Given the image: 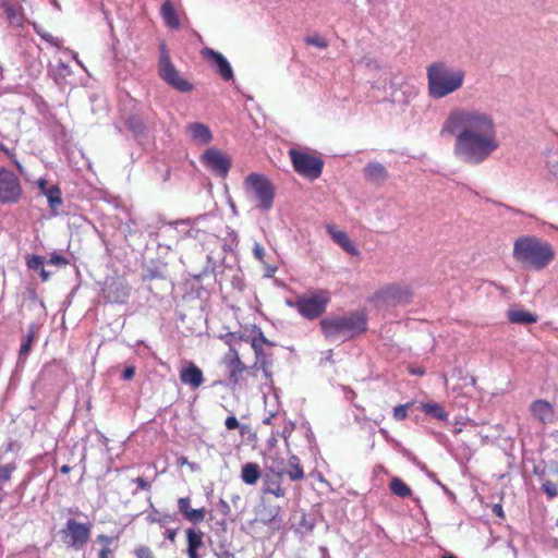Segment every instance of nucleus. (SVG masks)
Returning a JSON list of instances; mask_svg holds the SVG:
<instances>
[{"instance_id":"nucleus-60","label":"nucleus","mask_w":558,"mask_h":558,"mask_svg":"<svg viewBox=\"0 0 558 558\" xmlns=\"http://www.w3.org/2000/svg\"><path fill=\"white\" fill-rule=\"evenodd\" d=\"M442 558H458V557H456L454 555L448 554V555L442 556Z\"/></svg>"},{"instance_id":"nucleus-48","label":"nucleus","mask_w":558,"mask_h":558,"mask_svg":"<svg viewBox=\"0 0 558 558\" xmlns=\"http://www.w3.org/2000/svg\"><path fill=\"white\" fill-rule=\"evenodd\" d=\"M97 542L102 546H110L114 543V537L100 534L97 536Z\"/></svg>"},{"instance_id":"nucleus-7","label":"nucleus","mask_w":558,"mask_h":558,"mask_svg":"<svg viewBox=\"0 0 558 558\" xmlns=\"http://www.w3.org/2000/svg\"><path fill=\"white\" fill-rule=\"evenodd\" d=\"M329 301V292L326 290H318L314 293L299 295L295 299L293 306L303 317L307 319H315L325 313Z\"/></svg>"},{"instance_id":"nucleus-61","label":"nucleus","mask_w":558,"mask_h":558,"mask_svg":"<svg viewBox=\"0 0 558 558\" xmlns=\"http://www.w3.org/2000/svg\"><path fill=\"white\" fill-rule=\"evenodd\" d=\"M269 445H272L276 442V438L275 437H271L269 440H268Z\"/></svg>"},{"instance_id":"nucleus-12","label":"nucleus","mask_w":558,"mask_h":558,"mask_svg":"<svg viewBox=\"0 0 558 558\" xmlns=\"http://www.w3.org/2000/svg\"><path fill=\"white\" fill-rule=\"evenodd\" d=\"M373 299L381 303L405 304L411 301L412 291L408 286L392 283L377 290Z\"/></svg>"},{"instance_id":"nucleus-59","label":"nucleus","mask_w":558,"mask_h":558,"mask_svg":"<svg viewBox=\"0 0 558 558\" xmlns=\"http://www.w3.org/2000/svg\"><path fill=\"white\" fill-rule=\"evenodd\" d=\"M319 551H320V557H322V558H325V556L327 555V550H326V548L320 547V548H319Z\"/></svg>"},{"instance_id":"nucleus-30","label":"nucleus","mask_w":558,"mask_h":558,"mask_svg":"<svg viewBox=\"0 0 558 558\" xmlns=\"http://www.w3.org/2000/svg\"><path fill=\"white\" fill-rule=\"evenodd\" d=\"M260 477V469L257 463L248 462L242 466L241 478L247 485H254Z\"/></svg>"},{"instance_id":"nucleus-10","label":"nucleus","mask_w":558,"mask_h":558,"mask_svg":"<svg viewBox=\"0 0 558 558\" xmlns=\"http://www.w3.org/2000/svg\"><path fill=\"white\" fill-rule=\"evenodd\" d=\"M23 196L20 178L11 170L0 167V203L17 204Z\"/></svg>"},{"instance_id":"nucleus-43","label":"nucleus","mask_w":558,"mask_h":558,"mask_svg":"<svg viewBox=\"0 0 558 558\" xmlns=\"http://www.w3.org/2000/svg\"><path fill=\"white\" fill-rule=\"evenodd\" d=\"M136 558H156L153 550L147 546H138L134 550Z\"/></svg>"},{"instance_id":"nucleus-47","label":"nucleus","mask_w":558,"mask_h":558,"mask_svg":"<svg viewBox=\"0 0 558 558\" xmlns=\"http://www.w3.org/2000/svg\"><path fill=\"white\" fill-rule=\"evenodd\" d=\"M116 548L117 547L102 546L98 553V558H114Z\"/></svg>"},{"instance_id":"nucleus-37","label":"nucleus","mask_w":558,"mask_h":558,"mask_svg":"<svg viewBox=\"0 0 558 558\" xmlns=\"http://www.w3.org/2000/svg\"><path fill=\"white\" fill-rule=\"evenodd\" d=\"M304 41L306 45L315 46L320 49H326L329 46L328 40L325 37L317 35V34L313 35V36L305 37Z\"/></svg>"},{"instance_id":"nucleus-26","label":"nucleus","mask_w":558,"mask_h":558,"mask_svg":"<svg viewBox=\"0 0 558 558\" xmlns=\"http://www.w3.org/2000/svg\"><path fill=\"white\" fill-rule=\"evenodd\" d=\"M186 129L192 140L199 144H208L213 140L211 131L203 123H190Z\"/></svg>"},{"instance_id":"nucleus-17","label":"nucleus","mask_w":558,"mask_h":558,"mask_svg":"<svg viewBox=\"0 0 558 558\" xmlns=\"http://www.w3.org/2000/svg\"><path fill=\"white\" fill-rule=\"evenodd\" d=\"M179 377L181 383L189 386L192 390L198 389L205 380L203 371L192 362H189L180 369Z\"/></svg>"},{"instance_id":"nucleus-56","label":"nucleus","mask_w":558,"mask_h":558,"mask_svg":"<svg viewBox=\"0 0 558 558\" xmlns=\"http://www.w3.org/2000/svg\"><path fill=\"white\" fill-rule=\"evenodd\" d=\"M411 374L423 376L425 374L424 368L411 369Z\"/></svg>"},{"instance_id":"nucleus-13","label":"nucleus","mask_w":558,"mask_h":558,"mask_svg":"<svg viewBox=\"0 0 558 558\" xmlns=\"http://www.w3.org/2000/svg\"><path fill=\"white\" fill-rule=\"evenodd\" d=\"M201 161L207 169L221 178H226L231 168L230 157L215 147L206 149L201 156Z\"/></svg>"},{"instance_id":"nucleus-14","label":"nucleus","mask_w":558,"mask_h":558,"mask_svg":"<svg viewBox=\"0 0 558 558\" xmlns=\"http://www.w3.org/2000/svg\"><path fill=\"white\" fill-rule=\"evenodd\" d=\"M201 56L215 68L216 72L225 81H230L233 78L232 68L228 60L220 52L206 47L201 50Z\"/></svg>"},{"instance_id":"nucleus-29","label":"nucleus","mask_w":558,"mask_h":558,"mask_svg":"<svg viewBox=\"0 0 558 558\" xmlns=\"http://www.w3.org/2000/svg\"><path fill=\"white\" fill-rule=\"evenodd\" d=\"M507 317L512 324L530 325L537 322V316L523 310H510Z\"/></svg>"},{"instance_id":"nucleus-20","label":"nucleus","mask_w":558,"mask_h":558,"mask_svg":"<svg viewBox=\"0 0 558 558\" xmlns=\"http://www.w3.org/2000/svg\"><path fill=\"white\" fill-rule=\"evenodd\" d=\"M532 416L542 424L553 422L555 410L550 402L544 399L534 400L530 405Z\"/></svg>"},{"instance_id":"nucleus-9","label":"nucleus","mask_w":558,"mask_h":558,"mask_svg":"<svg viewBox=\"0 0 558 558\" xmlns=\"http://www.w3.org/2000/svg\"><path fill=\"white\" fill-rule=\"evenodd\" d=\"M92 532L90 523H81L69 519L61 530L63 543L75 550H81L89 541Z\"/></svg>"},{"instance_id":"nucleus-58","label":"nucleus","mask_w":558,"mask_h":558,"mask_svg":"<svg viewBox=\"0 0 558 558\" xmlns=\"http://www.w3.org/2000/svg\"><path fill=\"white\" fill-rule=\"evenodd\" d=\"M71 471V468L68 464H64L60 468V472L62 474H68Z\"/></svg>"},{"instance_id":"nucleus-41","label":"nucleus","mask_w":558,"mask_h":558,"mask_svg":"<svg viewBox=\"0 0 558 558\" xmlns=\"http://www.w3.org/2000/svg\"><path fill=\"white\" fill-rule=\"evenodd\" d=\"M0 151L4 153L10 158V160L19 171H23L22 165L16 159V155L14 154V151L10 150L2 142H0Z\"/></svg>"},{"instance_id":"nucleus-42","label":"nucleus","mask_w":558,"mask_h":558,"mask_svg":"<svg viewBox=\"0 0 558 558\" xmlns=\"http://www.w3.org/2000/svg\"><path fill=\"white\" fill-rule=\"evenodd\" d=\"M48 264L59 266V267H64L69 264V260L66 257H64L60 254L52 253V254H50Z\"/></svg>"},{"instance_id":"nucleus-8","label":"nucleus","mask_w":558,"mask_h":558,"mask_svg":"<svg viewBox=\"0 0 558 558\" xmlns=\"http://www.w3.org/2000/svg\"><path fill=\"white\" fill-rule=\"evenodd\" d=\"M289 156L295 172L310 180L318 179L322 175L324 161L310 153L291 148Z\"/></svg>"},{"instance_id":"nucleus-3","label":"nucleus","mask_w":558,"mask_h":558,"mask_svg":"<svg viewBox=\"0 0 558 558\" xmlns=\"http://www.w3.org/2000/svg\"><path fill=\"white\" fill-rule=\"evenodd\" d=\"M428 94L434 99L446 97L462 87L465 73L445 62L430 63L426 69Z\"/></svg>"},{"instance_id":"nucleus-39","label":"nucleus","mask_w":558,"mask_h":558,"mask_svg":"<svg viewBox=\"0 0 558 558\" xmlns=\"http://www.w3.org/2000/svg\"><path fill=\"white\" fill-rule=\"evenodd\" d=\"M412 402L400 404L393 409V418L396 421H403L408 416V411L412 407Z\"/></svg>"},{"instance_id":"nucleus-18","label":"nucleus","mask_w":558,"mask_h":558,"mask_svg":"<svg viewBox=\"0 0 558 558\" xmlns=\"http://www.w3.org/2000/svg\"><path fill=\"white\" fill-rule=\"evenodd\" d=\"M178 510L186 521L193 524L202 523L207 514L205 507L197 509L192 508L190 497H181L178 499Z\"/></svg>"},{"instance_id":"nucleus-22","label":"nucleus","mask_w":558,"mask_h":558,"mask_svg":"<svg viewBox=\"0 0 558 558\" xmlns=\"http://www.w3.org/2000/svg\"><path fill=\"white\" fill-rule=\"evenodd\" d=\"M187 548L186 554L189 558H201L198 550L204 546V533L196 529H187L185 531Z\"/></svg>"},{"instance_id":"nucleus-1","label":"nucleus","mask_w":558,"mask_h":558,"mask_svg":"<svg viewBox=\"0 0 558 558\" xmlns=\"http://www.w3.org/2000/svg\"><path fill=\"white\" fill-rule=\"evenodd\" d=\"M440 132L454 136V155L466 163L480 165L499 147L493 117L480 109L451 110Z\"/></svg>"},{"instance_id":"nucleus-4","label":"nucleus","mask_w":558,"mask_h":558,"mask_svg":"<svg viewBox=\"0 0 558 558\" xmlns=\"http://www.w3.org/2000/svg\"><path fill=\"white\" fill-rule=\"evenodd\" d=\"M320 328L327 338H332L339 335L352 338L366 331L367 317L362 312L328 317L320 320Z\"/></svg>"},{"instance_id":"nucleus-28","label":"nucleus","mask_w":558,"mask_h":558,"mask_svg":"<svg viewBox=\"0 0 558 558\" xmlns=\"http://www.w3.org/2000/svg\"><path fill=\"white\" fill-rule=\"evenodd\" d=\"M284 475H288V477L294 482L304 480L305 473L298 456L292 454L289 458L288 470L284 471Z\"/></svg>"},{"instance_id":"nucleus-57","label":"nucleus","mask_w":558,"mask_h":558,"mask_svg":"<svg viewBox=\"0 0 558 558\" xmlns=\"http://www.w3.org/2000/svg\"><path fill=\"white\" fill-rule=\"evenodd\" d=\"M177 535V532L174 530H168L167 531V538L173 541Z\"/></svg>"},{"instance_id":"nucleus-11","label":"nucleus","mask_w":558,"mask_h":558,"mask_svg":"<svg viewBox=\"0 0 558 558\" xmlns=\"http://www.w3.org/2000/svg\"><path fill=\"white\" fill-rule=\"evenodd\" d=\"M258 337L256 340H252V349L255 354V362L251 366L254 371H262L267 379H270V366L272 364V353L268 352L265 347H274L275 343L268 340L263 330H255Z\"/></svg>"},{"instance_id":"nucleus-16","label":"nucleus","mask_w":558,"mask_h":558,"mask_svg":"<svg viewBox=\"0 0 558 558\" xmlns=\"http://www.w3.org/2000/svg\"><path fill=\"white\" fill-rule=\"evenodd\" d=\"M283 475L284 470L275 471L271 469L270 471L266 472L263 483V493L271 494L278 498L284 497L286 489L282 487Z\"/></svg>"},{"instance_id":"nucleus-51","label":"nucleus","mask_w":558,"mask_h":558,"mask_svg":"<svg viewBox=\"0 0 558 558\" xmlns=\"http://www.w3.org/2000/svg\"><path fill=\"white\" fill-rule=\"evenodd\" d=\"M493 512H494V514H495V515H497V517H499V518H501V519H504V518H505V513H504V510H502V506H501V505H499V504L494 505V507H493Z\"/></svg>"},{"instance_id":"nucleus-54","label":"nucleus","mask_w":558,"mask_h":558,"mask_svg":"<svg viewBox=\"0 0 558 558\" xmlns=\"http://www.w3.org/2000/svg\"><path fill=\"white\" fill-rule=\"evenodd\" d=\"M38 187L41 190V192L45 194V191H47L49 187H47V181L44 179H40L38 181Z\"/></svg>"},{"instance_id":"nucleus-55","label":"nucleus","mask_w":558,"mask_h":558,"mask_svg":"<svg viewBox=\"0 0 558 558\" xmlns=\"http://www.w3.org/2000/svg\"><path fill=\"white\" fill-rule=\"evenodd\" d=\"M274 418H275V415H274V414H270L269 416H267V417H265V418L263 420V423H264L265 425H271V424H272V420H274Z\"/></svg>"},{"instance_id":"nucleus-40","label":"nucleus","mask_w":558,"mask_h":558,"mask_svg":"<svg viewBox=\"0 0 558 558\" xmlns=\"http://www.w3.org/2000/svg\"><path fill=\"white\" fill-rule=\"evenodd\" d=\"M542 490L547 495L549 499H553L558 495L557 484L551 481H546L542 484Z\"/></svg>"},{"instance_id":"nucleus-19","label":"nucleus","mask_w":558,"mask_h":558,"mask_svg":"<svg viewBox=\"0 0 558 558\" xmlns=\"http://www.w3.org/2000/svg\"><path fill=\"white\" fill-rule=\"evenodd\" d=\"M326 230L332 241L337 243L344 252L352 256L360 255V251L357 250L354 242L349 238L347 232L338 230L335 225H327Z\"/></svg>"},{"instance_id":"nucleus-38","label":"nucleus","mask_w":558,"mask_h":558,"mask_svg":"<svg viewBox=\"0 0 558 558\" xmlns=\"http://www.w3.org/2000/svg\"><path fill=\"white\" fill-rule=\"evenodd\" d=\"M26 266L28 269L38 270L44 267V257L39 255H27Z\"/></svg>"},{"instance_id":"nucleus-50","label":"nucleus","mask_w":558,"mask_h":558,"mask_svg":"<svg viewBox=\"0 0 558 558\" xmlns=\"http://www.w3.org/2000/svg\"><path fill=\"white\" fill-rule=\"evenodd\" d=\"M135 375V367L134 366H128L122 372V379L124 380H131Z\"/></svg>"},{"instance_id":"nucleus-46","label":"nucleus","mask_w":558,"mask_h":558,"mask_svg":"<svg viewBox=\"0 0 558 558\" xmlns=\"http://www.w3.org/2000/svg\"><path fill=\"white\" fill-rule=\"evenodd\" d=\"M225 426L229 430H233L241 427L238 418L234 415H230L226 418Z\"/></svg>"},{"instance_id":"nucleus-36","label":"nucleus","mask_w":558,"mask_h":558,"mask_svg":"<svg viewBox=\"0 0 558 558\" xmlns=\"http://www.w3.org/2000/svg\"><path fill=\"white\" fill-rule=\"evenodd\" d=\"M45 195L47 196L48 203L51 208H56L62 204L61 199V191L58 186H51L47 191H45Z\"/></svg>"},{"instance_id":"nucleus-27","label":"nucleus","mask_w":558,"mask_h":558,"mask_svg":"<svg viewBox=\"0 0 558 558\" xmlns=\"http://www.w3.org/2000/svg\"><path fill=\"white\" fill-rule=\"evenodd\" d=\"M160 14L168 27L173 29H178L180 27V21L171 0H165L160 8Z\"/></svg>"},{"instance_id":"nucleus-34","label":"nucleus","mask_w":558,"mask_h":558,"mask_svg":"<svg viewBox=\"0 0 558 558\" xmlns=\"http://www.w3.org/2000/svg\"><path fill=\"white\" fill-rule=\"evenodd\" d=\"M255 330H262L260 328L253 326L252 328H244L243 330L234 331L236 341L247 342L252 345V340H256L258 337Z\"/></svg>"},{"instance_id":"nucleus-5","label":"nucleus","mask_w":558,"mask_h":558,"mask_svg":"<svg viewBox=\"0 0 558 558\" xmlns=\"http://www.w3.org/2000/svg\"><path fill=\"white\" fill-rule=\"evenodd\" d=\"M159 59L157 71L159 77L171 88L180 93H190L194 85L183 77L171 60L170 51L166 41L161 40L158 46Z\"/></svg>"},{"instance_id":"nucleus-32","label":"nucleus","mask_w":558,"mask_h":558,"mask_svg":"<svg viewBox=\"0 0 558 558\" xmlns=\"http://www.w3.org/2000/svg\"><path fill=\"white\" fill-rule=\"evenodd\" d=\"M421 410L425 414H429L433 417L439 420V421H447L448 413L445 411V409L438 404V403H422Z\"/></svg>"},{"instance_id":"nucleus-23","label":"nucleus","mask_w":558,"mask_h":558,"mask_svg":"<svg viewBox=\"0 0 558 558\" xmlns=\"http://www.w3.org/2000/svg\"><path fill=\"white\" fill-rule=\"evenodd\" d=\"M281 508L263 498L257 510V518L263 523H272L280 517Z\"/></svg>"},{"instance_id":"nucleus-21","label":"nucleus","mask_w":558,"mask_h":558,"mask_svg":"<svg viewBox=\"0 0 558 558\" xmlns=\"http://www.w3.org/2000/svg\"><path fill=\"white\" fill-rule=\"evenodd\" d=\"M107 299L111 303L124 304L130 296V288L121 281H112L107 288Z\"/></svg>"},{"instance_id":"nucleus-44","label":"nucleus","mask_w":558,"mask_h":558,"mask_svg":"<svg viewBox=\"0 0 558 558\" xmlns=\"http://www.w3.org/2000/svg\"><path fill=\"white\" fill-rule=\"evenodd\" d=\"M222 339H223L225 343L229 345L228 354H232V350H238L235 348V344L238 343V341H236L234 331L226 333Z\"/></svg>"},{"instance_id":"nucleus-15","label":"nucleus","mask_w":558,"mask_h":558,"mask_svg":"<svg viewBox=\"0 0 558 558\" xmlns=\"http://www.w3.org/2000/svg\"><path fill=\"white\" fill-rule=\"evenodd\" d=\"M225 363L229 371V381L233 386H236L243 379V374L248 369H252L242 361L238 350H232V354L225 356Z\"/></svg>"},{"instance_id":"nucleus-24","label":"nucleus","mask_w":558,"mask_h":558,"mask_svg":"<svg viewBox=\"0 0 558 558\" xmlns=\"http://www.w3.org/2000/svg\"><path fill=\"white\" fill-rule=\"evenodd\" d=\"M1 8L10 25L15 27H23L25 17L23 14V8L21 5L16 7L9 1H3L1 3Z\"/></svg>"},{"instance_id":"nucleus-45","label":"nucleus","mask_w":558,"mask_h":558,"mask_svg":"<svg viewBox=\"0 0 558 558\" xmlns=\"http://www.w3.org/2000/svg\"><path fill=\"white\" fill-rule=\"evenodd\" d=\"M253 255H254V257L257 260L264 262L266 252H265V248L263 247L262 244H259V243H255L254 244V246H253Z\"/></svg>"},{"instance_id":"nucleus-6","label":"nucleus","mask_w":558,"mask_h":558,"mask_svg":"<svg viewBox=\"0 0 558 558\" xmlns=\"http://www.w3.org/2000/svg\"><path fill=\"white\" fill-rule=\"evenodd\" d=\"M245 192L256 202V207L268 211L274 205L275 189L270 180L260 173H250L244 180Z\"/></svg>"},{"instance_id":"nucleus-2","label":"nucleus","mask_w":558,"mask_h":558,"mask_svg":"<svg viewBox=\"0 0 558 558\" xmlns=\"http://www.w3.org/2000/svg\"><path fill=\"white\" fill-rule=\"evenodd\" d=\"M513 258L524 267L545 269L555 258L553 245L535 235H523L513 244Z\"/></svg>"},{"instance_id":"nucleus-53","label":"nucleus","mask_w":558,"mask_h":558,"mask_svg":"<svg viewBox=\"0 0 558 558\" xmlns=\"http://www.w3.org/2000/svg\"><path fill=\"white\" fill-rule=\"evenodd\" d=\"M549 170L554 177L558 178V160L554 163H550Z\"/></svg>"},{"instance_id":"nucleus-31","label":"nucleus","mask_w":558,"mask_h":558,"mask_svg":"<svg viewBox=\"0 0 558 558\" xmlns=\"http://www.w3.org/2000/svg\"><path fill=\"white\" fill-rule=\"evenodd\" d=\"M37 336V328L35 325H31L27 330V335L25 336L21 348H20V359H26L32 350V345L36 339Z\"/></svg>"},{"instance_id":"nucleus-49","label":"nucleus","mask_w":558,"mask_h":558,"mask_svg":"<svg viewBox=\"0 0 558 558\" xmlns=\"http://www.w3.org/2000/svg\"><path fill=\"white\" fill-rule=\"evenodd\" d=\"M134 482L137 484L138 489L141 490H149L150 489V483L144 478V477H136Z\"/></svg>"},{"instance_id":"nucleus-52","label":"nucleus","mask_w":558,"mask_h":558,"mask_svg":"<svg viewBox=\"0 0 558 558\" xmlns=\"http://www.w3.org/2000/svg\"><path fill=\"white\" fill-rule=\"evenodd\" d=\"M39 276L41 281L46 282L50 279L51 274L43 267L41 269H39Z\"/></svg>"},{"instance_id":"nucleus-33","label":"nucleus","mask_w":558,"mask_h":558,"mask_svg":"<svg viewBox=\"0 0 558 558\" xmlns=\"http://www.w3.org/2000/svg\"><path fill=\"white\" fill-rule=\"evenodd\" d=\"M390 490L393 495L405 498L412 495V489L401 478L393 477L390 482Z\"/></svg>"},{"instance_id":"nucleus-25","label":"nucleus","mask_w":558,"mask_h":558,"mask_svg":"<svg viewBox=\"0 0 558 558\" xmlns=\"http://www.w3.org/2000/svg\"><path fill=\"white\" fill-rule=\"evenodd\" d=\"M364 175L374 184H380L388 178L386 168L379 162L367 163L364 168Z\"/></svg>"},{"instance_id":"nucleus-35","label":"nucleus","mask_w":558,"mask_h":558,"mask_svg":"<svg viewBox=\"0 0 558 558\" xmlns=\"http://www.w3.org/2000/svg\"><path fill=\"white\" fill-rule=\"evenodd\" d=\"M34 29L35 32L48 44H50L53 47L60 48L62 45V40L52 34L46 32L43 29V27L38 26L36 23H34Z\"/></svg>"}]
</instances>
